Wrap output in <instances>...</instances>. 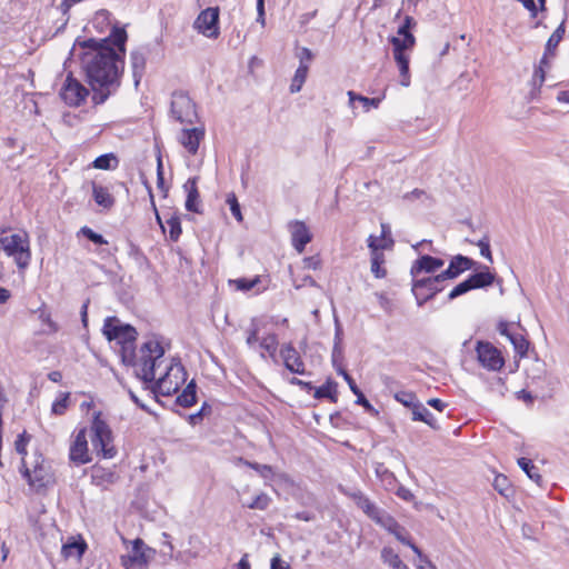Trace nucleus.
I'll list each match as a JSON object with an SVG mask.
<instances>
[{"instance_id":"obj_1","label":"nucleus","mask_w":569,"mask_h":569,"mask_svg":"<svg viewBox=\"0 0 569 569\" xmlns=\"http://www.w3.org/2000/svg\"><path fill=\"white\" fill-rule=\"evenodd\" d=\"M127 32L113 27L108 38L88 39L81 43V68L92 91L94 104L104 103L114 94L120 84L124 68Z\"/></svg>"},{"instance_id":"obj_2","label":"nucleus","mask_w":569,"mask_h":569,"mask_svg":"<svg viewBox=\"0 0 569 569\" xmlns=\"http://www.w3.org/2000/svg\"><path fill=\"white\" fill-rule=\"evenodd\" d=\"M103 335L109 341L116 340L121 345L120 353L122 362L128 366H138L139 376L146 382L156 380V369L160 366V359L164 355V349L160 341L150 338L140 347L139 359H136L134 341L137 331L129 325H120L114 317L107 318L103 325Z\"/></svg>"},{"instance_id":"obj_3","label":"nucleus","mask_w":569,"mask_h":569,"mask_svg":"<svg viewBox=\"0 0 569 569\" xmlns=\"http://www.w3.org/2000/svg\"><path fill=\"white\" fill-rule=\"evenodd\" d=\"M0 251L12 258L20 270H26L31 262V248L29 234L24 231L7 234L0 230Z\"/></svg>"},{"instance_id":"obj_4","label":"nucleus","mask_w":569,"mask_h":569,"mask_svg":"<svg viewBox=\"0 0 569 569\" xmlns=\"http://www.w3.org/2000/svg\"><path fill=\"white\" fill-rule=\"evenodd\" d=\"M21 471L29 486L37 490L46 488L53 481L50 465L41 453H34L29 460L23 458Z\"/></svg>"},{"instance_id":"obj_5","label":"nucleus","mask_w":569,"mask_h":569,"mask_svg":"<svg viewBox=\"0 0 569 569\" xmlns=\"http://www.w3.org/2000/svg\"><path fill=\"white\" fill-rule=\"evenodd\" d=\"M112 435L109 426L96 416L91 426V443L96 451L101 452L103 458H112L116 449L111 445Z\"/></svg>"},{"instance_id":"obj_6","label":"nucleus","mask_w":569,"mask_h":569,"mask_svg":"<svg viewBox=\"0 0 569 569\" xmlns=\"http://www.w3.org/2000/svg\"><path fill=\"white\" fill-rule=\"evenodd\" d=\"M152 553L153 550L142 539L137 538L128 553L121 557V563L126 569H147Z\"/></svg>"},{"instance_id":"obj_7","label":"nucleus","mask_w":569,"mask_h":569,"mask_svg":"<svg viewBox=\"0 0 569 569\" xmlns=\"http://www.w3.org/2000/svg\"><path fill=\"white\" fill-rule=\"evenodd\" d=\"M446 281L440 278V273L433 277H425L413 279L412 292L419 306H422L428 300L432 299L438 292L443 290L442 282Z\"/></svg>"},{"instance_id":"obj_8","label":"nucleus","mask_w":569,"mask_h":569,"mask_svg":"<svg viewBox=\"0 0 569 569\" xmlns=\"http://www.w3.org/2000/svg\"><path fill=\"white\" fill-rule=\"evenodd\" d=\"M377 525L392 533L401 543L409 546L418 557H420L432 569H435V565L428 559V557H426L421 552V550L413 542H411V540L408 538V532L406 531V529L401 527L392 516L386 512L383 516H381Z\"/></svg>"},{"instance_id":"obj_9","label":"nucleus","mask_w":569,"mask_h":569,"mask_svg":"<svg viewBox=\"0 0 569 569\" xmlns=\"http://www.w3.org/2000/svg\"><path fill=\"white\" fill-rule=\"evenodd\" d=\"M171 113L181 123H193L197 118L196 106L191 98L183 92L172 94Z\"/></svg>"},{"instance_id":"obj_10","label":"nucleus","mask_w":569,"mask_h":569,"mask_svg":"<svg viewBox=\"0 0 569 569\" xmlns=\"http://www.w3.org/2000/svg\"><path fill=\"white\" fill-rule=\"evenodd\" d=\"M186 379L184 368L180 363L171 365L166 373L158 378L157 388L163 396H170L178 391L180 385Z\"/></svg>"},{"instance_id":"obj_11","label":"nucleus","mask_w":569,"mask_h":569,"mask_svg":"<svg viewBox=\"0 0 569 569\" xmlns=\"http://www.w3.org/2000/svg\"><path fill=\"white\" fill-rule=\"evenodd\" d=\"M477 358L481 366L491 371H499L505 366L501 352L490 342L478 341Z\"/></svg>"},{"instance_id":"obj_12","label":"nucleus","mask_w":569,"mask_h":569,"mask_svg":"<svg viewBox=\"0 0 569 569\" xmlns=\"http://www.w3.org/2000/svg\"><path fill=\"white\" fill-rule=\"evenodd\" d=\"M89 94V90L76 78L69 74L60 90V97L62 100L71 106H80Z\"/></svg>"},{"instance_id":"obj_13","label":"nucleus","mask_w":569,"mask_h":569,"mask_svg":"<svg viewBox=\"0 0 569 569\" xmlns=\"http://www.w3.org/2000/svg\"><path fill=\"white\" fill-rule=\"evenodd\" d=\"M219 8H207L202 10L197 19L194 20L193 27L194 29L208 37V38H217L219 36Z\"/></svg>"},{"instance_id":"obj_14","label":"nucleus","mask_w":569,"mask_h":569,"mask_svg":"<svg viewBox=\"0 0 569 569\" xmlns=\"http://www.w3.org/2000/svg\"><path fill=\"white\" fill-rule=\"evenodd\" d=\"M341 491L348 496L353 502L360 508L363 513L369 517L376 523L380 520L381 516L386 513V511L379 509L366 495H363L360 490H345Z\"/></svg>"},{"instance_id":"obj_15","label":"nucleus","mask_w":569,"mask_h":569,"mask_svg":"<svg viewBox=\"0 0 569 569\" xmlns=\"http://www.w3.org/2000/svg\"><path fill=\"white\" fill-rule=\"evenodd\" d=\"M280 357L287 370L297 375L306 373L305 362L291 342L283 343L280 349Z\"/></svg>"},{"instance_id":"obj_16","label":"nucleus","mask_w":569,"mask_h":569,"mask_svg":"<svg viewBox=\"0 0 569 569\" xmlns=\"http://www.w3.org/2000/svg\"><path fill=\"white\" fill-rule=\"evenodd\" d=\"M69 458L76 465H84L90 461L86 429H81L74 436L70 446Z\"/></svg>"},{"instance_id":"obj_17","label":"nucleus","mask_w":569,"mask_h":569,"mask_svg":"<svg viewBox=\"0 0 569 569\" xmlns=\"http://www.w3.org/2000/svg\"><path fill=\"white\" fill-rule=\"evenodd\" d=\"M292 247L302 253L306 246L312 240V233L303 221L295 220L289 223Z\"/></svg>"},{"instance_id":"obj_18","label":"nucleus","mask_w":569,"mask_h":569,"mask_svg":"<svg viewBox=\"0 0 569 569\" xmlns=\"http://www.w3.org/2000/svg\"><path fill=\"white\" fill-rule=\"evenodd\" d=\"M443 264L445 261L442 259L425 254L412 263L410 274L413 279H418L422 272L435 273L437 270L442 268Z\"/></svg>"},{"instance_id":"obj_19","label":"nucleus","mask_w":569,"mask_h":569,"mask_svg":"<svg viewBox=\"0 0 569 569\" xmlns=\"http://www.w3.org/2000/svg\"><path fill=\"white\" fill-rule=\"evenodd\" d=\"M475 264L476 261L462 254H457L450 260L448 268L440 273V278H443L445 280L456 279L462 272L472 269Z\"/></svg>"},{"instance_id":"obj_20","label":"nucleus","mask_w":569,"mask_h":569,"mask_svg":"<svg viewBox=\"0 0 569 569\" xmlns=\"http://www.w3.org/2000/svg\"><path fill=\"white\" fill-rule=\"evenodd\" d=\"M203 137L204 130L202 128L182 129L179 136V142L189 153L196 154Z\"/></svg>"},{"instance_id":"obj_21","label":"nucleus","mask_w":569,"mask_h":569,"mask_svg":"<svg viewBox=\"0 0 569 569\" xmlns=\"http://www.w3.org/2000/svg\"><path fill=\"white\" fill-rule=\"evenodd\" d=\"M198 177L189 178L186 183L183 184V189L187 193L186 199V209L190 212H199V206H200V194L198 191Z\"/></svg>"},{"instance_id":"obj_22","label":"nucleus","mask_w":569,"mask_h":569,"mask_svg":"<svg viewBox=\"0 0 569 569\" xmlns=\"http://www.w3.org/2000/svg\"><path fill=\"white\" fill-rule=\"evenodd\" d=\"M146 62H147V59H146V53L143 51L134 50L131 52L130 63H131L132 76H133L136 86L139 84L142 76H143V72L146 69Z\"/></svg>"},{"instance_id":"obj_23","label":"nucleus","mask_w":569,"mask_h":569,"mask_svg":"<svg viewBox=\"0 0 569 569\" xmlns=\"http://www.w3.org/2000/svg\"><path fill=\"white\" fill-rule=\"evenodd\" d=\"M390 42L393 47V56L408 54L407 51L412 50L416 44V38L413 34H398L392 37Z\"/></svg>"},{"instance_id":"obj_24","label":"nucleus","mask_w":569,"mask_h":569,"mask_svg":"<svg viewBox=\"0 0 569 569\" xmlns=\"http://www.w3.org/2000/svg\"><path fill=\"white\" fill-rule=\"evenodd\" d=\"M87 550V543L83 539L66 542L61 548V553L66 559L77 558L80 559Z\"/></svg>"},{"instance_id":"obj_25","label":"nucleus","mask_w":569,"mask_h":569,"mask_svg":"<svg viewBox=\"0 0 569 569\" xmlns=\"http://www.w3.org/2000/svg\"><path fill=\"white\" fill-rule=\"evenodd\" d=\"M471 290L480 289L491 286L495 281V274L489 271L488 267H485V271L473 273L467 278Z\"/></svg>"},{"instance_id":"obj_26","label":"nucleus","mask_w":569,"mask_h":569,"mask_svg":"<svg viewBox=\"0 0 569 569\" xmlns=\"http://www.w3.org/2000/svg\"><path fill=\"white\" fill-rule=\"evenodd\" d=\"M565 23L562 22L553 32L552 34L550 36V38L548 39L547 43H546V50H545V54L543 57L541 58V63H548L547 62V58L548 56H551L553 57L555 56V51L559 44V42L562 40L563 36H565Z\"/></svg>"},{"instance_id":"obj_27","label":"nucleus","mask_w":569,"mask_h":569,"mask_svg":"<svg viewBox=\"0 0 569 569\" xmlns=\"http://www.w3.org/2000/svg\"><path fill=\"white\" fill-rule=\"evenodd\" d=\"M370 261L371 272L377 279H382L387 276V270L383 267L386 259L383 252H377L373 246H370Z\"/></svg>"},{"instance_id":"obj_28","label":"nucleus","mask_w":569,"mask_h":569,"mask_svg":"<svg viewBox=\"0 0 569 569\" xmlns=\"http://www.w3.org/2000/svg\"><path fill=\"white\" fill-rule=\"evenodd\" d=\"M92 196L96 203L104 209H109L114 203V198L106 187L92 182Z\"/></svg>"},{"instance_id":"obj_29","label":"nucleus","mask_w":569,"mask_h":569,"mask_svg":"<svg viewBox=\"0 0 569 569\" xmlns=\"http://www.w3.org/2000/svg\"><path fill=\"white\" fill-rule=\"evenodd\" d=\"M381 559L383 563L392 569H409V567L400 559L399 555L390 547H383L381 550Z\"/></svg>"},{"instance_id":"obj_30","label":"nucleus","mask_w":569,"mask_h":569,"mask_svg":"<svg viewBox=\"0 0 569 569\" xmlns=\"http://www.w3.org/2000/svg\"><path fill=\"white\" fill-rule=\"evenodd\" d=\"M395 61L399 68L400 72V84L402 87L410 86V72H409V54H397L393 56Z\"/></svg>"},{"instance_id":"obj_31","label":"nucleus","mask_w":569,"mask_h":569,"mask_svg":"<svg viewBox=\"0 0 569 569\" xmlns=\"http://www.w3.org/2000/svg\"><path fill=\"white\" fill-rule=\"evenodd\" d=\"M196 389H197V386H196L194 381L193 380L190 381L187 385V387L184 388V390L182 391V393L178 396L177 403L184 408H188V407H191L192 405H194L196 400H197Z\"/></svg>"},{"instance_id":"obj_32","label":"nucleus","mask_w":569,"mask_h":569,"mask_svg":"<svg viewBox=\"0 0 569 569\" xmlns=\"http://www.w3.org/2000/svg\"><path fill=\"white\" fill-rule=\"evenodd\" d=\"M309 67L307 63H300L296 70L295 77L290 84V91L292 93L299 92L307 79Z\"/></svg>"},{"instance_id":"obj_33","label":"nucleus","mask_w":569,"mask_h":569,"mask_svg":"<svg viewBox=\"0 0 569 569\" xmlns=\"http://www.w3.org/2000/svg\"><path fill=\"white\" fill-rule=\"evenodd\" d=\"M229 283L230 286H233L237 290L247 292L258 287L261 283V278L260 276H256L252 279L239 278L229 280Z\"/></svg>"},{"instance_id":"obj_34","label":"nucleus","mask_w":569,"mask_h":569,"mask_svg":"<svg viewBox=\"0 0 569 569\" xmlns=\"http://www.w3.org/2000/svg\"><path fill=\"white\" fill-rule=\"evenodd\" d=\"M516 351V353L520 357H525L528 352L529 342L520 332L510 333V338L508 339Z\"/></svg>"},{"instance_id":"obj_35","label":"nucleus","mask_w":569,"mask_h":569,"mask_svg":"<svg viewBox=\"0 0 569 569\" xmlns=\"http://www.w3.org/2000/svg\"><path fill=\"white\" fill-rule=\"evenodd\" d=\"M118 159L113 153L101 154L93 161V167L101 170L116 169L118 167Z\"/></svg>"},{"instance_id":"obj_36","label":"nucleus","mask_w":569,"mask_h":569,"mask_svg":"<svg viewBox=\"0 0 569 569\" xmlns=\"http://www.w3.org/2000/svg\"><path fill=\"white\" fill-rule=\"evenodd\" d=\"M412 419L415 421H423L435 428L432 413L420 402L412 409Z\"/></svg>"},{"instance_id":"obj_37","label":"nucleus","mask_w":569,"mask_h":569,"mask_svg":"<svg viewBox=\"0 0 569 569\" xmlns=\"http://www.w3.org/2000/svg\"><path fill=\"white\" fill-rule=\"evenodd\" d=\"M238 462L256 470L264 479H270L273 476V468L269 465H260L258 462L244 460L243 458H238Z\"/></svg>"},{"instance_id":"obj_38","label":"nucleus","mask_w":569,"mask_h":569,"mask_svg":"<svg viewBox=\"0 0 569 569\" xmlns=\"http://www.w3.org/2000/svg\"><path fill=\"white\" fill-rule=\"evenodd\" d=\"M260 348L263 349L272 359H276L278 349V337L274 333H269L260 340Z\"/></svg>"},{"instance_id":"obj_39","label":"nucleus","mask_w":569,"mask_h":569,"mask_svg":"<svg viewBox=\"0 0 569 569\" xmlns=\"http://www.w3.org/2000/svg\"><path fill=\"white\" fill-rule=\"evenodd\" d=\"M518 465L531 480L536 482L540 481L541 476L538 472V468L532 463L530 459L519 458Z\"/></svg>"},{"instance_id":"obj_40","label":"nucleus","mask_w":569,"mask_h":569,"mask_svg":"<svg viewBox=\"0 0 569 569\" xmlns=\"http://www.w3.org/2000/svg\"><path fill=\"white\" fill-rule=\"evenodd\" d=\"M368 248L370 249V246H373L376 248V251L377 252H382V250L387 249V250H390L392 249L393 247V239H381L380 236L377 237V236H373V234H370L368 237Z\"/></svg>"},{"instance_id":"obj_41","label":"nucleus","mask_w":569,"mask_h":569,"mask_svg":"<svg viewBox=\"0 0 569 569\" xmlns=\"http://www.w3.org/2000/svg\"><path fill=\"white\" fill-rule=\"evenodd\" d=\"M348 97H349L350 103H352L355 100L360 101L363 104V108L366 111H369L370 107L378 108L381 102V98H367V97L357 94L353 91H348Z\"/></svg>"},{"instance_id":"obj_42","label":"nucleus","mask_w":569,"mask_h":569,"mask_svg":"<svg viewBox=\"0 0 569 569\" xmlns=\"http://www.w3.org/2000/svg\"><path fill=\"white\" fill-rule=\"evenodd\" d=\"M395 399L411 410L419 403L416 395L411 391H399L395 393Z\"/></svg>"},{"instance_id":"obj_43","label":"nucleus","mask_w":569,"mask_h":569,"mask_svg":"<svg viewBox=\"0 0 569 569\" xmlns=\"http://www.w3.org/2000/svg\"><path fill=\"white\" fill-rule=\"evenodd\" d=\"M271 503V498L264 493H259L250 503L244 505L249 509L266 510Z\"/></svg>"},{"instance_id":"obj_44","label":"nucleus","mask_w":569,"mask_h":569,"mask_svg":"<svg viewBox=\"0 0 569 569\" xmlns=\"http://www.w3.org/2000/svg\"><path fill=\"white\" fill-rule=\"evenodd\" d=\"M166 224L169 227L170 239L177 241L182 232L180 218L173 214L167 219Z\"/></svg>"},{"instance_id":"obj_45","label":"nucleus","mask_w":569,"mask_h":569,"mask_svg":"<svg viewBox=\"0 0 569 569\" xmlns=\"http://www.w3.org/2000/svg\"><path fill=\"white\" fill-rule=\"evenodd\" d=\"M470 242L479 247L480 254L483 258H486L489 262L493 261L491 250H490V239H489L488 234H485L477 242H475V241H470Z\"/></svg>"},{"instance_id":"obj_46","label":"nucleus","mask_w":569,"mask_h":569,"mask_svg":"<svg viewBox=\"0 0 569 569\" xmlns=\"http://www.w3.org/2000/svg\"><path fill=\"white\" fill-rule=\"evenodd\" d=\"M493 487L500 495H502L505 497H507L509 495V492L511 491L509 480L503 475L496 476V478L493 480Z\"/></svg>"},{"instance_id":"obj_47","label":"nucleus","mask_w":569,"mask_h":569,"mask_svg":"<svg viewBox=\"0 0 569 569\" xmlns=\"http://www.w3.org/2000/svg\"><path fill=\"white\" fill-rule=\"evenodd\" d=\"M335 392H336L335 385L331 382H327L316 389L315 398H317V399L330 398L332 401H336Z\"/></svg>"},{"instance_id":"obj_48","label":"nucleus","mask_w":569,"mask_h":569,"mask_svg":"<svg viewBox=\"0 0 569 569\" xmlns=\"http://www.w3.org/2000/svg\"><path fill=\"white\" fill-rule=\"evenodd\" d=\"M227 203L229 204L230 207V211L232 213V216L239 221L241 222L242 221V213H241V210H240V204L238 202V199L236 197L234 193H229L227 196Z\"/></svg>"},{"instance_id":"obj_49","label":"nucleus","mask_w":569,"mask_h":569,"mask_svg":"<svg viewBox=\"0 0 569 569\" xmlns=\"http://www.w3.org/2000/svg\"><path fill=\"white\" fill-rule=\"evenodd\" d=\"M69 393H63L59 399L52 403V412L54 415H63L68 408Z\"/></svg>"},{"instance_id":"obj_50","label":"nucleus","mask_w":569,"mask_h":569,"mask_svg":"<svg viewBox=\"0 0 569 569\" xmlns=\"http://www.w3.org/2000/svg\"><path fill=\"white\" fill-rule=\"evenodd\" d=\"M471 288H470V284L468 282V280H463L462 282L458 283L448 295V299L449 300H453L465 293H467L468 291H470Z\"/></svg>"},{"instance_id":"obj_51","label":"nucleus","mask_w":569,"mask_h":569,"mask_svg":"<svg viewBox=\"0 0 569 569\" xmlns=\"http://www.w3.org/2000/svg\"><path fill=\"white\" fill-rule=\"evenodd\" d=\"M81 232L84 237H87L90 241L97 244H107L108 241L99 233L94 232L89 227H83Z\"/></svg>"},{"instance_id":"obj_52","label":"nucleus","mask_w":569,"mask_h":569,"mask_svg":"<svg viewBox=\"0 0 569 569\" xmlns=\"http://www.w3.org/2000/svg\"><path fill=\"white\" fill-rule=\"evenodd\" d=\"M331 359H332V365L337 369V371L340 368H342V366H341V362L343 359L342 346L333 345Z\"/></svg>"},{"instance_id":"obj_53","label":"nucleus","mask_w":569,"mask_h":569,"mask_svg":"<svg viewBox=\"0 0 569 569\" xmlns=\"http://www.w3.org/2000/svg\"><path fill=\"white\" fill-rule=\"evenodd\" d=\"M416 21L412 17L406 16L402 24L398 28V34H412L410 29L416 26Z\"/></svg>"},{"instance_id":"obj_54","label":"nucleus","mask_w":569,"mask_h":569,"mask_svg":"<svg viewBox=\"0 0 569 569\" xmlns=\"http://www.w3.org/2000/svg\"><path fill=\"white\" fill-rule=\"evenodd\" d=\"M247 339H246V342L249 347L253 346L257 341H258V333H259V328L258 326L252 322L250 328L247 330Z\"/></svg>"},{"instance_id":"obj_55","label":"nucleus","mask_w":569,"mask_h":569,"mask_svg":"<svg viewBox=\"0 0 569 569\" xmlns=\"http://www.w3.org/2000/svg\"><path fill=\"white\" fill-rule=\"evenodd\" d=\"M338 373L341 375L343 377V379L347 381V383L349 385V388L350 390L357 396L361 390L358 388V386L356 385L355 380L352 379V377L343 369V368H340L338 370Z\"/></svg>"},{"instance_id":"obj_56","label":"nucleus","mask_w":569,"mask_h":569,"mask_svg":"<svg viewBox=\"0 0 569 569\" xmlns=\"http://www.w3.org/2000/svg\"><path fill=\"white\" fill-rule=\"evenodd\" d=\"M356 403L362 406L370 413H378L361 391L357 395Z\"/></svg>"},{"instance_id":"obj_57","label":"nucleus","mask_w":569,"mask_h":569,"mask_svg":"<svg viewBox=\"0 0 569 569\" xmlns=\"http://www.w3.org/2000/svg\"><path fill=\"white\" fill-rule=\"evenodd\" d=\"M429 199L430 197L427 194V192L422 189H415L412 190L411 192H408L406 194H403V199L405 200H408V201H412V200H416V199Z\"/></svg>"},{"instance_id":"obj_58","label":"nucleus","mask_w":569,"mask_h":569,"mask_svg":"<svg viewBox=\"0 0 569 569\" xmlns=\"http://www.w3.org/2000/svg\"><path fill=\"white\" fill-rule=\"evenodd\" d=\"M303 264L308 269H318L321 266V259L319 256L307 257L303 259Z\"/></svg>"},{"instance_id":"obj_59","label":"nucleus","mask_w":569,"mask_h":569,"mask_svg":"<svg viewBox=\"0 0 569 569\" xmlns=\"http://www.w3.org/2000/svg\"><path fill=\"white\" fill-rule=\"evenodd\" d=\"M342 336H343V330H342L341 323H340L339 319L337 317H335V343L333 345L342 346Z\"/></svg>"},{"instance_id":"obj_60","label":"nucleus","mask_w":569,"mask_h":569,"mask_svg":"<svg viewBox=\"0 0 569 569\" xmlns=\"http://www.w3.org/2000/svg\"><path fill=\"white\" fill-rule=\"evenodd\" d=\"M157 184L163 190L164 194L168 192V189L164 188V178L162 172V162L161 159H158V168H157Z\"/></svg>"},{"instance_id":"obj_61","label":"nucleus","mask_w":569,"mask_h":569,"mask_svg":"<svg viewBox=\"0 0 569 569\" xmlns=\"http://www.w3.org/2000/svg\"><path fill=\"white\" fill-rule=\"evenodd\" d=\"M28 439L26 438L24 433L20 435L18 439L14 442V447L18 453L26 455V446H27Z\"/></svg>"},{"instance_id":"obj_62","label":"nucleus","mask_w":569,"mask_h":569,"mask_svg":"<svg viewBox=\"0 0 569 569\" xmlns=\"http://www.w3.org/2000/svg\"><path fill=\"white\" fill-rule=\"evenodd\" d=\"M418 3H419V0H403L401 9H399V11L396 13V18H399L401 16V12L406 7L408 10H411L415 12Z\"/></svg>"},{"instance_id":"obj_63","label":"nucleus","mask_w":569,"mask_h":569,"mask_svg":"<svg viewBox=\"0 0 569 569\" xmlns=\"http://www.w3.org/2000/svg\"><path fill=\"white\" fill-rule=\"evenodd\" d=\"M497 330L501 336H505L508 339L510 338V333L515 332L511 330L510 325L505 321L498 323Z\"/></svg>"},{"instance_id":"obj_64","label":"nucleus","mask_w":569,"mask_h":569,"mask_svg":"<svg viewBox=\"0 0 569 569\" xmlns=\"http://www.w3.org/2000/svg\"><path fill=\"white\" fill-rule=\"evenodd\" d=\"M271 569H289V566L283 563L277 555L271 559Z\"/></svg>"}]
</instances>
